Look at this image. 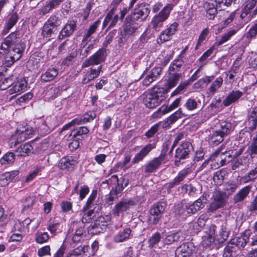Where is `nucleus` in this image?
I'll use <instances>...</instances> for the list:
<instances>
[{
	"instance_id": "obj_1",
	"label": "nucleus",
	"mask_w": 257,
	"mask_h": 257,
	"mask_svg": "<svg viewBox=\"0 0 257 257\" xmlns=\"http://www.w3.org/2000/svg\"><path fill=\"white\" fill-rule=\"evenodd\" d=\"M25 48V46L18 37L17 33H11L0 46V54L4 55L3 64L6 67L11 66L20 59Z\"/></svg>"
},
{
	"instance_id": "obj_2",
	"label": "nucleus",
	"mask_w": 257,
	"mask_h": 257,
	"mask_svg": "<svg viewBox=\"0 0 257 257\" xmlns=\"http://www.w3.org/2000/svg\"><path fill=\"white\" fill-rule=\"evenodd\" d=\"M216 225L211 224L206 228L204 234L202 237L201 243L204 247L209 246L214 241L215 239L219 243H223L228 238L229 232L224 225L220 226L218 233L215 234Z\"/></svg>"
},
{
	"instance_id": "obj_3",
	"label": "nucleus",
	"mask_w": 257,
	"mask_h": 257,
	"mask_svg": "<svg viewBox=\"0 0 257 257\" xmlns=\"http://www.w3.org/2000/svg\"><path fill=\"white\" fill-rule=\"evenodd\" d=\"M167 92L168 90L166 88L154 86L146 92L143 98V103L148 108H154L165 99Z\"/></svg>"
},
{
	"instance_id": "obj_4",
	"label": "nucleus",
	"mask_w": 257,
	"mask_h": 257,
	"mask_svg": "<svg viewBox=\"0 0 257 257\" xmlns=\"http://www.w3.org/2000/svg\"><path fill=\"white\" fill-rule=\"evenodd\" d=\"M231 128L232 124L230 122L225 121L221 122L218 129L210 132L208 138L209 144L214 146L219 144L230 134Z\"/></svg>"
},
{
	"instance_id": "obj_5",
	"label": "nucleus",
	"mask_w": 257,
	"mask_h": 257,
	"mask_svg": "<svg viewBox=\"0 0 257 257\" xmlns=\"http://www.w3.org/2000/svg\"><path fill=\"white\" fill-rule=\"evenodd\" d=\"M172 10L171 5H168L152 19L150 27L153 32H159L164 26V22L168 18Z\"/></svg>"
},
{
	"instance_id": "obj_6",
	"label": "nucleus",
	"mask_w": 257,
	"mask_h": 257,
	"mask_svg": "<svg viewBox=\"0 0 257 257\" xmlns=\"http://www.w3.org/2000/svg\"><path fill=\"white\" fill-rule=\"evenodd\" d=\"M208 195L204 192L203 194L193 203H185L182 205V209L178 211L179 214H183L186 211L188 214H194L202 209L207 201Z\"/></svg>"
},
{
	"instance_id": "obj_7",
	"label": "nucleus",
	"mask_w": 257,
	"mask_h": 257,
	"mask_svg": "<svg viewBox=\"0 0 257 257\" xmlns=\"http://www.w3.org/2000/svg\"><path fill=\"white\" fill-rule=\"evenodd\" d=\"M150 13L149 5L141 4L134 9L131 15L127 16V20H130L140 24L147 19Z\"/></svg>"
},
{
	"instance_id": "obj_8",
	"label": "nucleus",
	"mask_w": 257,
	"mask_h": 257,
	"mask_svg": "<svg viewBox=\"0 0 257 257\" xmlns=\"http://www.w3.org/2000/svg\"><path fill=\"white\" fill-rule=\"evenodd\" d=\"M162 69L160 66L155 67L150 70L147 68L141 76V78H143L142 84L145 86L150 85L161 74Z\"/></svg>"
},
{
	"instance_id": "obj_9",
	"label": "nucleus",
	"mask_w": 257,
	"mask_h": 257,
	"mask_svg": "<svg viewBox=\"0 0 257 257\" xmlns=\"http://www.w3.org/2000/svg\"><path fill=\"white\" fill-rule=\"evenodd\" d=\"M136 205V201L132 198H123L115 205L112 210V214L116 216L126 211Z\"/></svg>"
},
{
	"instance_id": "obj_10",
	"label": "nucleus",
	"mask_w": 257,
	"mask_h": 257,
	"mask_svg": "<svg viewBox=\"0 0 257 257\" xmlns=\"http://www.w3.org/2000/svg\"><path fill=\"white\" fill-rule=\"evenodd\" d=\"M226 204V199L223 193L220 191H215L212 196V202L207 206V211L213 212L218 209L224 207Z\"/></svg>"
},
{
	"instance_id": "obj_11",
	"label": "nucleus",
	"mask_w": 257,
	"mask_h": 257,
	"mask_svg": "<svg viewBox=\"0 0 257 257\" xmlns=\"http://www.w3.org/2000/svg\"><path fill=\"white\" fill-rule=\"evenodd\" d=\"M166 207V204L164 202H158L151 207L150 213L151 215L150 220L152 224H156L159 221Z\"/></svg>"
},
{
	"instance_id": "obj_12",
	"label": "nucleus",
	"mask_w": 257,
	"mask_h": 257,
	"mask_svg": "<svg viewBox=\"0 0 257 257\" xmlns=\"http://www.w3.org/2000/svg\"><path fill=\"white\" fill-rule=\"evenodd\" d=\"M106 56V50L104 48L100 49L83 62L82 67H87L91 65H98L105 61Z\"/></svg>"
},
{
	"instance_id": "obj_13",
	"label": "nucleus",
	"mask_w": 257,
	"mask_h": 257,
	"mask_svg": "<svg viewBox=\"0 0 257 257\" xmlns=\"http://www.w3.org/2000/svg\"><path fill=\"white\" fill-rule=\"evenodd\" d=\"M33 133V130L29 126L19 127L15 135L16 141L14 142H12V145L14 144L13 146L16 147L18 144L32 138Z\"/></svg>"
},
{
	"instance_id": "obj_14",
	"label": "nucleus",
	"mask_w": 257,
	"mask_h": 257,
	"mask_svg": "<svg viewBox=\"0 0 257 257\" xmlns=\"http://www.w3.org/2000/svg\"><path fill=\"white\" fill-rule=\"evenodd\" d=\"M33 133V130L29 126L19 127L15 135L16 141L14 142H12V145L14 144L13 146L16 147L18 144L32 138Z\"/></svg>"
},
{
	"instance_id": "obj_15",
	"label": "nucleus",
	"mask_w": 257,
	"mask_h": 257,
	"mask_svg": "<svg viewBox=\"0 0 257 257\" xmlns=\"http://www.w3.org/2000/svg\"><path fill=\"white\" fill-rule=\"evenodd\" d=\"M178 24L174 22L171 24L167 28L161 32L159 38L157 39V43L162 44L172 39V36L176 33L178 30Z\"/></svg>"
},
{
	"instance_id": "obj_16",
	"label": "nucleus",
	"mask_w": 257,
	"mask_h": 257,
	"mask_svg": "<svg viewBox=\"0 0 257 257\" xmlns=\"http://www.w3.org/2000/svg\"><path fill=\"white\" fill-rule=\"evenodd\" d=\"M181 193L187 194L190 197H195L202 192V187L198 182L184 184L179 187Z\"/></svg>"
},
{
	"instance_id": "obj_17",
	"label": "nucleus",
	"mask_w": 257,
	"mask_h": 257,
	"mask_svg": "<svg viewBox=\"0 0 257 257\" xmlns=\"http://www.w3.org/2000/svg\"><path fill=\"white\" fill-rule=\"evenodd\" d=\"M192 144L188 141L183 142L176 151L175 157L179 160L186 158L193 151Z\"/></svg>"
},
{
	"instance_id": "obj_18",
	"label": "nucleus",
	"mask_w": 257,
	"mask_h": 257,
	"mask_svg": "<svg viewBox=\"0 0 257 257\" xmlns=\"http://www.w3.org/2000/svg\"><path fill=\"white\" fill-rule=\"evenodd\" d=\"M195 250V246L192 242L181 244L176 249V257H189Z\"/></svg>"
},
{
	"instance_id": "obj_19",
	"label": "nucleus",
	"mask_w": 257,
	"mask_h": 257,
	"mask_svg": "<svg viewBox=\"0 0 257 257\" xmlns=\"http://www.w3.org/2000/svg\"><path fill=\"white\" fill-rule=\"evenodd\" d=\"M128 184V181H126L124 185L118 184V186H115V188L112 186L108 197L105 198V203L108 205L112 204L113 200L120 195L121 192L127 186Z\"/></svg>"
},
{
	"instance_id": "obj_20",
	"label": "nucleus",
	"mask_w": 257,
	"mask_h": 257,
	"mask_svg": "<svg viewBox=\"0 0 257 257\" xmlns=\"http://www.w3.org/2000/svg\"><path fill=\"white\" fill-rule=\"evenodd\" d=\"M76 28V22L74 20H69L63 27L58 35L59 40L69 37L74 33Z\"/></svg>"
},
{
	"instance_id": "obj_21",
	"label": "nucleus",
	"mask_w": 257,
	"mask_h": 257,
	"mask_svg": "<svg viewBox=\"0 0 257 257\" xmlns=\"http://www.w3.org/2000/svg\"><path fill=\"white\" fill-rule=\"evenodd\" d=\"M165 157L164 155H160L158 157L151 160L145 166V172L146 173H152L155 172L165 161Z\"/></svg>"
},
{
	"instance_id": "obj_22",
	"label": "nucleus",
	"mask_w": 257,
	"mask_h": 257,
	"mask_svg": "<svg viewBox=\"0 0 257 257\" xmlns=\"http://www.w3.org/2000/svg\"><path fill=\"white\" fill-rule=\"evenodd\" d=\"M243 92L238 90H233L223 99L222 104L224 106H228L232 103H235L243 95Z\"/></svg>"
},
{
	"instance_id": "obj_23",
	"label": "nucleus",
	"mask_w": 257,
	"mask_h": 257,
	"mask_svg": "<svg viewBox=\"0 0 257 257\" xmlns=\"http://www.w3.org/2000/svg\"><path fill=\"white\" fill-rule=\"evenodd\" d=\"M27 86V82L24 78H20L17 81L14 82L13 86L9 89L10 94L15 93H21L26 90Z\"/></svg>"
},
{
	"instance_id": "obj_24",
	"label": "nucleus",
	"mask_w": 257,
	"mask_h": 257,
	"mask_svg": "<svg viewBox=\"0 0 257 257\" xmlns=\"http://www.w3.org/2000/svg\"><path fill=\"white\" fill-rule=\"evenodd\" d=\"M156 147L155 143L148 144L145 146L142 149L137 153L132 161L134 164L137 163L143 160V159L151 152V151Z\"/></svg>"
},
{
	"instance_id": "obj_25",
	"label": "nucleus",
	"mask_w": 257,
	"mask_h": 257,
	"mask_svg": "<svg viewBox=\"0 0 257 257\" xmlns=\"http://www.w3.org/2000/svg\"><path fill=\"white\" fill-rule=\"evenodd\" d=\"M77 164V161L72 156H67L62 158L59 163V166L61 169L70 170L72 169Z\"/></svg>"
},
{
	"instance_id": "obj_26",
	"label": "nucleus",
	"mask_w": 257,
	"mask_h": 257,
	"mask_svg": "<svg viewBox=\"0 0 257 257\" xmlns=\"http://www.w3.org/2000/svg\"><path fill=\"white\" fill-rule=\"evenodd\" d=\"M182 73L169 72V77L166 84V89H170L174 87L178 83L180 80L182 79Z\"/></svg>"
},
{
	"instance_id": "obj_27",
	"label": "nucleus",
	"mask_w": 257,
	"mask_h": 257,
	"mask_svg": "<svg viewBox=\"0 0 257 257\" xmlns=\"http://www.w3.org/2000/svg\"><path fill=\"white\" fill-rule=\"evenodd\" d=\"M191 173V170L189 168H185L181 170L177 176L170 182L169 183V187L173 188L174 186L179 184L180 182L187 177Z\"/></svg>"
},
{
	"instance_id": "obj_28",
	"label": "nucleus",
	"mask_w": 257,
	"mask_h": 257,
	"mask_svg": "<svg viewBox=\"0 0 257 257\" xmlns=\"http://www.w3.org/2000/svg\"><path fill=\"white\" fill-rule=\"evenodd\" d=\"M251 188L252 186L249 185L240 189L233 198L234 203H238L243 201L249 194Z\"/></svg>"
},
{
	"instance_id": "obj_29",
	"label": "nucleus",
	"mask_w": 257,
	"mask_h": 257,
	"mask_svg": "<svg viewBox=\"0 0 257 257\" xmlns=\"http://www.w3.org/2000/svg\"><path fill=\"white\" fill-rule=\"evenodd\" d=\"M96 116V113L94 111H89L85 113L83 116L74 119L73 122H76L78 125L84 124L86 122L92 121Z\"/></svg>"
},
{
	"instance_id": "obj_30",
	"label": "nucleus",
	"mask_w": 257,
	"mask_h": 257,
	"mask_svg": "<svg viewBox=\"0 0 257 257\" xmlns=\"http://www.w3.org/2000/svg\"><path fill=\"white\" fill-rule=\"evenodd\" d=\"M132 232L130 228H127L120 230L113 237V241L115 243H120L126 241L130 238Z\"/></svg>"
},
{
	"instance_id": "obj_31",
	"label": "nucleus",
	"mask_w": 257,
	"mask_h": 257,
	"mask_svg": "<svg viewBox=\"0 0 257 257\" xmlns=\"http://www.w3.org/2000/svg\"><path fill=\"white\" fill-rule=\"evenodd\" d=\"M140 25L138 23L127 20L126 18V23L123 27V32L125 35L131 36L135 34L136 30L140 27Z\"/></svg>"
},
{
	"instance_id": "obj_32",
	"label": "nucleus",
	"mask_w": 257,
	"mask_h": 257,
	"mask_svg": "<svg viewBox=\"0 0 257 257\" xmlns=\"http://www.w3.org/2000/svg\"><path fill=\"white\" fill-rule=\"evenodd\" d=\"M223 78L219 76L217 77L212 82L210 86L208 88L207 93L209 95H213L220 88L223 84Z\"/></svg>"
},
{
	"instance_id": "obj_33",
	"label": "nucleus",
	"mask_w": 257,
	"mask_h": 257,
	"mask_svg": "<svg viewBox=\"0 0 257 257\" xmlns=\"http://www.w3.org/2000/svg\"><path fill=\"white\" fill-rule=\"evenodd\" d=\"M101 66H99L97 69L90 68L85 74L82 80V82L84 84L87 83L91 80L98 77L101 70Z\"/></svg>"
},
{
	"instance_id": "obj_34",
	"label": "nucleus",
	"mask_w": 257,
	"mask_h": 257,
	"mask_svg": "<svg viewBox=\"0 0 257 257\" xmlns=\"http://www.w3.org/2000/svg\"><path fill=\"white\" fill-rule=\"evenodd\" d=\"M58 74V71L54 68L48 69L41 76L42 82H49L54 80Z\"/></svg>"
},
{
	"instance_id": "obj_35",
	"label": "nucleus",
	"mask_w": 257,
	"mask_h": 257,
	"mask_svg": "<svg viewBox=\"0 0 257 257\" xmlns=\"http://www.w3.org/2000/svg\"><path fill=\"white\" fill-rule=\"evenodd\" d=\"M184 237L181 232L178 231L167 235L165 239V242L167 244H171L183 240Z\"/></svg>"
},
{
	"instance_id": "obj_36",
	"label": "nucleus",
	"mask_w": 257,
	"mask_h": 257,
	"mask_svg": "<svg viewBox=\"0 0 257 257\" xmlns=\"http://www.w3.org/2000/svg\"><path fill=\"white\" fill-rule=\"evenodd\" d=\"M249 238L246 235H242L239 237H235L230 241L232 244L236 246L238 249H242L248 241Z\"/></svg>"
},
{
	"instance_id": "obj_37",
	"label": "nucleus",
	"mask_w": 257,
	"mask_h": 257,
	"mask_svg": "<svg viewBox=\"0 0 257 257\" xmlns=\"http://www.w3.org/2000/svg\"><path fill=\"white\" fill-rule=\"evenodd\" d=\"M204 7L206 11V17L209 20H213L217 14V9L214 4L206 2Z\"/></svg>"
},
{
	"instance_id": "obj_38",
	"label": "nucleus",
	"mask_w": 257,
	"mask_h": 257,
	"mask_svg": "<svg viewBox=\"0 0 257 257\" xmlns=\"http://www.w3.org/2000/svg\"><path fill=\"white\" fill-rule=\"evenodd\" d=\"M18 174V171H14L11 172H6L4 173L1 175L0 177V184L2 186L8 185Z\"/></svg>"
},
{
	"instance_id": "obj_39",
	"label": "nucleus",
	"mask_w": 257,
	"mask_h": 257,
	"mask_svg": "<svg viewBox=\"0 0 257 257\" xmlns=\"http://www.w3.org/2000/svg\"><path fill=\"white\" fill-rule=\"evenodd\" d=\"M89 246L87 245L79 246L71 250L65 257H81L88 251Z\"/></svg>"
},
{
	"instance_id": "obj_40",
	"label": "nucleus",
	"mask_w": 257,
	"mask_h": 257,
	"mask_svg": "<svg viewBox=\"0 0 257 257\" xmlns=\"http://www.w3.org/2000/svg\"><path fill=\"white\" fill-rule=\"evenodd\" d=\"M247 125L250 131L254 130L257 125V111L255 109H252L248 116Z\"/></svg>"
},
{
	"instance_id": "obj_41",
	"label": "nucleus",
	"mask_w": 257,
	"mask_h": 257,
	"mask_svg": "<svg viewBox=\"0 0 257 257\" xmlns=\"http://www.w3.org/2000/svg\"><path fill=\"white\" fill-rule=\"evenodd\" d=\"M126 181H128V179L121 177L118 178V176L116 175H112L110 178L105 180L102 183H106L108 185L111 186V185H114V188L116 186H118V184L124 185Z\"/></svg>"
},
{
	"instance_id": "obj_42",
	"label": "nucleus",
	"mask_w": 257,
	"mask_h": 257,
	"mask_svg": "<svg viewBox=\"0 0 257 257\" xmlns=\"http://www.w3.org/2000/svg\"><path fill=\"white\" fill-rule=\"evenodd\" d=\"M18 20V16L16 14H13L9 18L6 23L5 27L3 31V34H6L12 28V27L17 23Z\"/></svg>"
},
{
	"instance_id": "obj_43",
	"label": "nucleus",
	"mask_w": 257,
	"mask_h": 257,
	"mask_svg": "<svg viewBox=\"0 0 257 257\" xmlns=\"http://www.w3.org/2000/svg\"><path fill=\"white\" fill-rule=\"evenodd\" d=\"M101 21L100 20H97L95 21L90 26L88 29L86 31L84 35L82 41H86L87 39L94 34L97 28L100 26Z\"/></svg>"
},
{
	"instance_id": "obj_44",
	"label": "nucleus",
	"mask_w": 257,
	"mask_h": 257,
	"mask_svg": "<svg viewBox=\"0 0 257 257\" xmlns=\"http://www.w3.org/2000/svg\"><path fill=\"white\" fill-rule=\"evenodd\" d=\"M61 225L58 222H55L52 218L49 221L48 229L51 233L56 235L61 231Z\"/></svg>"
},
{
	"instance_id": "obj_45",
	"label": "nucleus",
	"mask_w": 257,
	"mask_h": 257,
	"mask_svg": "<svg viewBox=\"0 0 257 257\" xmlns=\"http://www.w3.org/2000/svg\"><path fill=\"white\" fill-rule=\"evenodd\" d=\"M237 249L236 246L229 241L224 248L223 257H234L236 254Z\"/></svg>"
},
{
	"instance_id": "obj_46",
	"label": "nucleus",
	"mask_w": 257,
	"mask_h": 257,
	"mask_svg": "<svg viewBox=\"0 0 257 257\" xmlns=\"http://www.w3.org/2000/svg\"><path fill=\"white\" fill-rule=\"evenodd\" d=\"M227 175V172L224 169L216 171L213 176V180L215 184L217 185L222 184Z\"/></svg>"
},
{
	"instance_id": "obj_47",
	"label": "nucleus",
	"mask_w": 257,
	"mask_h": 257,
	"mask_svg": "<svg viewBox=\"0 0 257 257\" xmlns=\"http://www.w3.org/2000/svg\"><path fill=\"white\" fill-rule=\"evenodd\" d=\"M214 78V75L206 76L198 80L194 84L193 87L194 88L199 89L203 88L205 86V84L210 83Z\"/></svg>"
},
{
	"instance_id": "obj_48",
	"label": "nucleus",
	"mask_w": 257,
	"mask_h": 257,
	"mask_svg": "<svg viewBox=\"0 0 257 257\" xmlns=\"http://www.w3.org/2000/svg\"><path fill=\"white\" fill-rule=\"evenodd\" d=\"M161 239V234L156 232L153 234L148 240V247L150 248L156 247Z\"/></svg>"
},
{
	"instance_id": "obj_49",
	"label": "nucleus",
	"mask_w": 257,
	"mask_h": 257,
	"mask_svg": "<svg viewBox=\"0 0 257 257\" xmlns=\"http://www.w3.org/2000/svg\"><path fill=\"white\" fill-rule=\"evenodd\" d=\"M239 184L237 182L229 181L224 184V190L227 192L228 195L232 194L238 188Z\"/></svg>"
},
{
	"instance_id": "obj_50",
	"label": "nucleus",
	"mask_w": 257,
	"mask_h": 257,
	"mask_svg": "<svg viewBox=\"0 0 257 257\" xmlns=\"http://www.w3.org/2000/svg\"><path fill=\"white\" fill-rule=\"evenodd\" d=\"M199 101L193 98H188L184 104V107L188 111H193L197 108Z\"/></svg>"
},
{
	"instance_id": "obj_51",
	"label": "nucleus",
	"mask_w": 257,
	"mask_h": 257,
	"mask_svg": "<svg viewBox=\"0 0 257 257\" xmlns=\"http://www.w3.org/2000/svg\"><path fill=\"white\" fill-rule=\"evenodd\" d=\"M33 148L29 144L26 143L17 148L16 152L19 153L20 156H26L31 153Z\"/></svg>"
},
{
	"instance_id": "obj_52",
	"label": "nucleus",
	"mask_w": 257,
	"mask_h": 257,
	"mask_svg": "<svg viewBox=\"0 0 257 257\" xmlns=\"http://www.w3.org/2000/svg\"><path fill=\"white\" fill-rule=\"evenodd\" d=\"M15 160V155L14 153H7L0 160V163L2 165L7 164H12L14 162Z\"/></svg>"
},
{
	"instance_id": "obj_53",
	"label": "nucleus",
	"mask_w": 257,
	"mask_h": 257,
	"mask_svg": "<svg viewBox=\"0 0 257 257\" xmlns=\"http://www.w3.org/2000/svg\"><path fill=\"white\" fill-rule=\"evenodd\" d=\"M16 79V77L14 76H11L10 77L5 78L0 84L1 89L2 90H6L8 88L12 87Z\"/></svg>"
},
{
	"instance_id": "obj_54",
	"label": "nucleus",
	"mask_w": 257,
	"mask_h": 257,
	"mask_svg": "<svg viewBox=\"0 0 257 257\" xmlns=\"http://www.w3.org/2000/svg\"><path fill=\"white\" fill-rule=\"evenodd\" d=\"M254 7V6L253 5L247 2L244 8L242 10L241 13L240 14V18L242 19H245L247 22L249 21V20H248V16L250 15H252V12H251V10Z\"/></svg>"
},
{
	"instance_id": "obj_55",
	"label": "nucleus",
	"mask_w": 257,
	"mask_h": 257,
	"mask_svg": "<svg viewBox=\"0 0 257 257\" xmlns=\"http://www.w3.org/2000/svg\"><path fill=\"white\" fill-rule=\"evenodd\" d=\"M257 179V168L250 170L246 175L242 177L244 183L254 181Z\"/></svg>"
},
{
	"instance_id": "obj_56",
	"label": "nucleus",
	"mask_w": 257,
	"mask_h": 257,
	"mask_svg": "<svg viewBox=\"0 0 257 257\" xmlns=\"http://www.w3.org/2000/svg\"><path fill=\"white\" fill-rule=\"evenodd\" d=\"M49 238V235L47 232H37L35 234V241L38 243L46 242Z\"/></svg>"
},
{
	"instance_id": "obj_57",
	"label": "nucleus",
	"mask_w": 257,
	"mask_h": 257,
	"mask_svg": "<svg viewBox=\"0 0 257 257\" xmlns=\"http://www.w3.org/2000/svg\"><path fill=\"white\" fill-rule=\"evenodd\" d=\"M236 32V31L235 30H232L229 31L227 33L224 34L220 39L218 40L214 44V46H219L220 45H222L225 42H226L229 38L234 35Z\"/></svg>"
},
{
	"instance_id": "obj_58",
	"label": "nucleus",
	"mask_w": 257,
	"mask_h": 257,
	"mask_svg": "<svg viewBox=\"0 0 257 257\" xmlns=\"http://www.w3.org/2000/svg\"><path fill=\"white\" fill-rule=\"evenodd\" d=\"M183 63V61L182 59H177L174 60L170 64L169 71L170 72L177 71L181 67Z\"/></svg>"
},
{
	"instance_id": "obj_59",
	"label": "nucleus",
	"mask_w": 257,
	"mask_h": 257,
	"mask_svg": "<svg viewBox=\"0 0 257 257\" xmlns=\"http://www.w3.org/2000/svg\"><path fill=\"white\" fill-rule=\"evenodd\" d=\"M161 124L162 122L160 121L152 126V127L145 133V136L147 138H151L153 137L159 131Z\"/></svg>"
},
{
	"instance_id": "obj_60",
	"label": "nucleus",
	"mask_w": 257,
	"mask_h": 257,
	"mask_svg": "<svg viewBox=\"0 0 257 257\" xmlns=\"http://www.w3.org/2000/svg\"><path fill=\"white\" fill-rule=\"evenodd\" d=\"M183 115L184 114L182 110L181 109H179L168 117L167 122L169 124H172L176 122L179 118L182 117Z\"/></svg>"
},
{
	"instance_id": "obj_61",
	"label": "nucleus",
	"mask_w": 257,
	"mask_h": 257,
	"mask_svg": "<svg viewBox=\"0 0 257 257\" xmlns=\"http://www.w3.org/2000/svg\"><path fill=\"white\" fill-rule=\"evenodd\" d=\"M46 23L55 30L56 27L60 26L62 23L61 19L56 16L50 17Z\"/></svg>"
},
{
	"instance_id": "obj_62",
	"label": "nucleus",
	"mask_w": 257,
	"mask_h": 257,
	"mask_svg": "<svg viewBox=\"0 0 257 257\" xmlns=\"http://www.w3.org/2000/svg\"><path fill=\"white\" fill-rule=\"evenodd\" d=\"M94 48V45L91 43H86L80 49V55L82 58H85L90 51Z\"/></svg>"
},
{
	"instance_id": "obj_63",
	"label": "nucleus",
	"mask_w": 257,
	"mask_h": 257,
	"mask_svg": "<svg viewBox=\"0 0 257 257\" xmlns=\"http://www.w3.org/2000/svg\"><path fill=\"white\" fill-rule=\"evenodd\" d=\"M208 219V216L206 213H203L201 214L199 216L197 222L195 223V224L198 226V227L196 228V229L199 230L203 228L205 226V223Z\"/></svg>"
},
{
	"instance_id": "obj_64",
	"label": "nucleus",
	"mask_w": 257,
	"mask_h": 257,
	"mask_svg": "<svg viewBox=\"0 0 257 257\" xmlns=\"http://www.w3.org/2000/svg\"><path fill=\"white\" fill-rule=\"evenodd\" d=\"M55 32V29L45 23L43 28L42 34L45 37H51V35Z\"/></svg>"
}]
</instances>
